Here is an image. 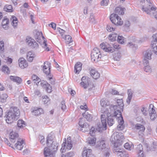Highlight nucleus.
<instances>
[{
    "label": "nucleus",
    "mask_w": 157,
    "mask_h": 157,
    "mask_svg": "<svg viewBox=\"0 0 157 157\" xmlns=\"http://www.w3.org/2000/svg\"><path fill=\"white\" fill-rule=\"evenodd\" d=\"M53 134L51 132L47 137L46 144L48 147H45L44 151L45 157H51L53 156V152H56L58 150L59 144L56 141H53L55 137Z\"/></svg>",
    "instance_id": "nucleus-1"
},
{
    "label": "nucleus",
    "mask_w": 157,
    "mask_h": 157,
    "mask_svg": "<svg viewBox=\"0 0 157 157\" xmlns=\"http://www.w3.org/2000/svg\"><path fill=\"white\" fill-rule=\"evenodd\" d=\"M117 105H111L110 108L111 110H114L115 113V116H118V125L117 126V129L118 130H122L124 128V125H123L124 121L123 117L121 115V111H122L124 106V104L122 98L118 99L117 100Z\"/></svg>",
    "instance_id": "nucleus-2"
},
{
    "label": "nucleus",
    "mask_w": 157,
    "mask_h": 157,
    "mask_svg": "<svg viewBox=\"0 0 157 157\" xmlns=\"http://www.w3.org/2000/svg\"><path fill=\"white\" fill-rule=\"evenodd\" d=\"M20 112L18 108L16 107H11L10 111L6 114V121L8 123H11L17 120L20 116Z\"/></svg>",
    "instance_id": "nucleus-3"
},
{
    "label": "nucleus",
    "mask_w": 157,
    "mask_h": 157,
    "mask_svg": "<svg viewBox=\"0 0 157 157\" xmlns=\"http://www.w3.org/2000/svg\"><path fill=\"white\" fill-rule=\"evenodd\" d=\"M142 9L147 14L150 15H153L157 20V8L153 4V2L146 7L143 6Z\"/></svg>",
    "instance_id": "nucleus-4"
},
{
    "label": "nucleus",
    "mask_w": 157,
    "mask_h": 157,
    "mask_svg": "<svg viewBox=\"0 0 157 157\" xmlns=\"http://www.w3.org/2000/svg\"><path fill=\"white\" fill-rule=\"evenodd\" d=\"M91 59L92 61L98 62L101 57L99 49L97 48H94L91 54Z\"/></svg>",
    "instance_id": "nucleus-5"
},
{
    "label": "nucleus",
    "mask_w": 157,
    "mask_h": 157,
    "mask_svg": "<svg viewBox=\"0 0 157 157\" xmlns=\"http://www.w3.org/2000/svg\"><path fill=\"white\" fill-rule=\"evenodd\" d=\"M110 19L112 22L115 25H120L123 24V21L118 15L116 13H112L110 16Z\"/></svg>",
    "instance_id": "nucleus-6"
},
{
    "label": "nucleus",
    "mask_w": 157,
    "mask_h": 157,
    "mask_svg": "<svg viewBox=\"0 0 157 157\" xmlns=\"http://www.w3.org/2000/svg\"><path fill=\"white\" fill-rule=\"evenodd\" d=\"M120 135L119 133H113L110 138V140L112 144H119V145H122V141L120 139Z\"/></svg>",
    "instance_id": "nucleus-7"
},
{
    "label": "nucleus",
    "mask_w": 157,
    "mask_h": 157,
    "mask_svg": "<svg viewBox=\"0 0 157 157\" xmlns=\"http://www.w3.org/2000/svg\"><path fill=\"white\" fill-rule=\"evenodd\" d=\"M101 122H99L97 124L98 127L99 129L105 128V130L106 129L107 122L106 119V117L105 114H102L101 115Z\"/></svg>",
    "instance_id": "nucleus-8"
},
{
    "label": "nucleus",
    "mask_w": 157,
    "mask_h": 157,
    "mask_svg": "<svg viewBox=\"0 0 157 157\" xmlns=\"http://www.w3.org/2000/svg\"><path fill=\"white\" fill-rule=\"evenodd\" d=\"M26 43L27 45L32 48L36 49L39 48V45L31 37H27L26 40Z\"/></svg>",
    "instance_id": "nucleus-9"
},
{
    "label": "nucleus",
    "mask_w": 157,
    "mask_h": 157,
    "mask_svg": "<svg viewBox=\"0 0 157 157\" xmlns=\"http://www.w3.org/2000/svg\"><path fill=\"white\" fill-rule=\"evenodd\" d=\"M26 43L27 45L32 48L36 49L39 48V45L31 37H27L26 40Z\"/></svg>",
    "instance_id": "nucleus-10"
},
{
    "label": "nucleus",
    "mask_w": 157,
    "mask_h": 157,
    "mask_svg": "<svg viewBox=\"0 0 157 157\" xmlns=\"http://www.w3.org/2000/svg\"><path fill=\"white\" fill-rule=\"evenodd\" d=\"M154 106L152 104H150L149 106V116L152 120H154L156 118V114L154 108Z\"/></svg>",
    "instance_id": "nucleus-11"
},
{
    "label": "nucleus",
    "mask_w": 157,
    "mask_h": 157,
    "mask_svg": "<svg viewBox=\"0 0 157 157\" xmlns=\"http://www.w3.org/2000/svg\"><path fill=\"white\" fill-rule=\"evenodd\" d=\"M81 80L82 82L80 83V84L85 89L87 88L91 82L90 78L87 77H82Z\"/></svg>",
    "instance_id": "nucleus-12"
},
{
    "label": "nucleus",
    "mask_w": 157,
    "mask_h": 157,
    "mask_svg": "<svg viewBox=\"0 0 157 157\" xmlns=\"http://www.w3.org/2000/svg\"><path fill=\"white\" fill-rule=\"evenodd\" d=\"M100 46L101 49L106 52H112L114 50L113 48L110 47V45L107 43H102Z\"/></svg>",
    "instance_id": "nucleus-13"
},
{
    "label": "nucleus",
    "mask_w": 157,
    "mask_h": 157,
    "mask_svg": "<svg viewBox=\"0 0 157 157\" xmlns=\"http://www.w3.org/2000/svg\"><path fill=\"white\" fill-rule=\"evenodd\" d=\"M135 128L137 130H139L138 134L140 137H142L143 135V132L145 130V127L142 124H136L135 126Z\"/></svg>",
    "instance_id": "nucleus-14"
},
{
    "label": "nucleus",
    "mask_w": 157,
    "mask_h": 157,
    "mask_svg": "<svg viewBox=\"0 0 157 157\" xmlns=\"http://www.w3.org/2000/svg\"><path fill=\"white\" fill-rule=\"evenodd\" d=\"M43 72L48 76L50 82L52 84H54L55 81L52 78V75L50 74V69H43Z\"/></svg>",
    "instance_id": "nucleus-15"
},
{
    "label": "nucleus",
    "mask_w": 157,
    "mask_h": 157,
    "mask_svg": "<svg viewBox=\"0 0 157 157\" xmlns=\"http://www.w3.org/2000/svg\"><path fill=\"white\" fill-rule=\"evenodd\" d=\"M114 113L115 114V113L114 112ZM115 114L113 116H112L110 115L109 116H108L107 117V123L108 125L109 126H112L113 124L114 123V121L113 118H117V121H118V115H117V116H115Z\"/></svg>",
    "instance_id": "nucleus-16"
},
{
    "label": "nucleus",
    "mask_w": 157,
    "mask_h": 157,
    "mask_svg": "<svg viewBox=\"0 0 157 157\" xmlns=\"http://www.w3.org/2000/svg\"><path fill=\"white\" fill-rule=\"evenodd\" d=\"M9 136L10 141L13 143L15 142L17 139H19L18 133L15 132H10Z\"/></svg>",
    "instance_id": "nucleus-17"
},
{
    "label": "nucleus",
    "mask_w": 157,
    "mask_h": 157,
    "mask_svg": "<svg viewBox=\"0 0 157 157\" xmlns=\"http://www.w3.org/2000/svg\"><path fill=\"white\" fill-rule=\"evenodd\" d=\"M18 63L21 68H26L28 66L27 61L23 57L20 58L18 59Z\"/></svg>",
    "instance_id": "nucleus-18"
},
{
    "label": "nucleus",
    "mask_w": 157,
    "mask_h": 157,
    "mask_svg": "<svg viewBox=\"0 0 157 157\" xmlns=\"http://www.w3.org/2000/svg\"><path fill=\"white\" fill-rule=\"evenodd\" d=\"M106 146L105 141L103 140L98 142L96 145L97 147L101 150L105 149Z\"/></svg>",
    "instance_id": "nucleus-19"
},
{
    "label": "nucleus",
    "mask_w": 157,
    "mask_h": 157,
    "mask_svg": "<svg viewBox=\"0 0 157 157\" xmlns=\"http://www.w3.org/2000/svg\"><path fill=\"white\" fill-rule=\"evenodd\" d=\"M136 151L137 153L138 157H144V155L143 153V147L142 144H139L137 146Z\"/></svg>",
    "instance_id": "nucleus-20"
},
{
    "label": "nucleus",
    "mask_w": 157,
    "mask_h": 157,
    "mask_svg": "<svg viewBox=\"0 0 157 157\" xmlns=\"http://www.w3.org/2000/svg\"><path fill=\"white\" fill-rule=\"evenodd\" d=\"M24 141L21 139H18L17 143L15 144L16 148L19 150H21L22 149L24 145Z\"/></svg>",
    "instance_id": "nucleus-21"
},
{
    "label": "nucleus",
    "mask_w": 157,
    "mask_h": 157,
    "mask_svg": "<svg viewBox=\"0 0 157 157\" xmlns=\"http://www.w3.org/2000/svg\"><path fill=\"white\" fill-rule=\"evenodd\" d=\"M83 157H94L92 154V150L90 149L84 150L82 153Z\"/></svg>",
    "instance_id": "nucleus-22"
},
{
    "label": "nucleus",
    "mask_w": 157,
    "mask_h": 157,
    "mask_svg": "<svg viewBox=\"0 0 157 157\" xmlns=\"http://www.w3.org/2000/svg\"><path fill=\"white\" fill-rule=\"evenodd\" d=\"M90 74L92 77L95 79H98L100 76L99 73L95 69H91L90 71Z\"/></svg>",
    "instance_id": "nucleus-23"
},
{
    "label": "nucleus",
    "mask_w": 157,
    "mask_h": 157,
    "mask_svg": "<svg viewBox=\"0 0 157 157\" xmlns=\"http://www.w3.org/2000/svg\"><path fill=\"white\" fill-rule=\"evenodd\" d=\"M34 37L36 40L39 43H40V40L41 37H42L43 39H44V37L43 36L42 33L39 32H36V33L34 35Z\"/></svg>",
    "instance_id": "nucleus-24"
},
{
    "label": "nucleus",
    "mask_w": 157,
    "mask_h": 157,
    "mask_svg": "<svg viewBox=\"0 0 157 157\" xmlns=\"http://www.w3.org/2000/svg\"><path fill=\"white\" fill-rule=\"evenodd\" d=\"M83 117L85 118L87 121H92V116L91 114L89 113L88 112H85L82 113Z\"/></svg>",
    "instance_id": "nucleus-25"
},
{
    "label": "nucleus",
    "mask_w": 157,
    "mask_h": 157,
    "mask_svg": "<svg viewBox=\"0 0 157 157\" xmlns=\"http://www.w3.org/2000/svg\"><path fill=\"white\" fill-rule=\"evenodd\" d=\"M96 139L95 137H89L87 139V142L90 145L94 146L96 144Z\"/></svg>",
    "instance_id": "nucleus-26"
},
{
    "label": "nucleus",
    "mask_w": 157,
    "mask_h": 157,
    "mask_svg": "<svg viewBox=\"0 0 157 157\" xmlns=\"http://www.w3.org/2000/svg\"><path fill=\"white\" fill-rule=\"evenodd\" d=\"M125 9L120 7H117L115 9V13L119 15H123L124 14V10Z\"/></svg>",
    "instance_id": "nucleus-27"
},
{
    "label": "nucleus",
    "mask_w": 157,
    "mask_h": 157,
    "mask_svg": "<svg viewBox=\"0 0 157 157\" xmlns=\"http://www.w3.org/2000/svg\"><path fill=\"white\" fill-rule=\"evenodd\" d=\"M10 20L12 21L11 24L14 27H16L17 25L18 21L17 17L13 16L11 18Z\"/></svg>",
    "instance_id": "nucleus-28"
},
{
    "label": "nucleus",
    "mask_w": 157,
    "mask_h": 157,
    "mask_svg": "<svg viewBox=\"0 0 157 157\" xmlns=\"http://www.w3.org/2000/svg\"><path fill=\"white\" fill-rule=\"evenodd\" d=\"M133 92L132 90L131 89H129L128 90V97L127 99V102L128 104H129L132 98Z\"/></svg>",
    "instance_id": "nucleus-29"
},
{
    "label": "nucleus",
    "mask_w": 157,
    "mask_h": 157,
    "mask_svg": "<svg viewBox=\"0 0 157 157\" xmlns=\"http://www.w3.org/2000/svg\"><path fill=\"white\" fill-rule=\"evenodd\" d=\"M9 23V20L7 18H4L2 22V26L6 29L8 28V25Z\"/></svg>",
    "instance_id": "nucleus-30"
},
{
    "label": "nucleus",
    "mask_w": 157,
    "mask_h": 157,
    "mask_svg": "<svg viewBox=\"0 0 157 157\" xmlns=\"http://www.w3.org/2000/svg\"><path fill=\"white\" fill-rule=\"evenodd\" d=\"M32 114L33 115L38 116L43 113V110L41 108H38L33 111Z\"/></svg>",
    "instance_id": "nucleus-31"
},
{
    "label": "nucleus",
    "mask_w": 157,
    "mask_h": 157,
    "mask_svg": "<svg viewBox=\"0 0 157 157\" xmlns=\"http://www.w3.org/2000/svg\"><path fill=\"white\" fill-rule=\"evenodd\" d=\"M10 78L12 81L18 84H20L22 81L21 79L18 77L10 76Z\"/></svg>",
    "instance_id": "nucleus-32"
},
{
    "label": "nucleus",
    "mask_w": 157,
    "mask_h": 157,
    "mask_svg": "<svg viewBox=\"0 0 157 157\" xmlns=\"http://www.w3.org/2000/svg\"><path fill=\"white\" fill-rule=\"evenodd\" d=\"M100 104L102 107H105L109 105V102L106 99L103 98L100 101Z\"/></svg>",
    "instance_id": "nucleus-33"
},
{
    "label": "nucleus",
    "mask_w": 157,
    "mask_h": 157,
    "mask_svg": "<svg viewBox=\"0 0 157 157\" xmlns=\"http://www.w3.org/2000/svg\"><path fill=\"white\" fill-rule=\"evenodd\" d=\"M146 146L147 148H148V150L151 151H154L155 148H156L157 146V143L156 142H153L152 144L151 145V147H150L148 144H146Z\"/></svg>",
    "instance_id": "nucleus-34"
},
{
    "label": "nucleus",
    "mask_w": 157,
    "mask_h": 157,
    "mask_svg": "<svg viewBox=\"0 0 157 157\" xmlns=\"http://www.w3.org/2000/svg\"><path fill=\"white\" fill-rule=\"evenodd\" d=\"M64 142L62 144V147L60 149V152L62 153H63L65 152L66 150L67 149L66 145H67V140L65 138L64 139Z\"/></svg>",
    "instance_id": "nucleus-35"
},
{
    "label": "nucleus",
    "mask_w": 157,
    "mask_h": 157,
    "mask_svg": "<svg viewBox=\"0 0 157 157\" xmlns=\"http://www.w3.org/2000/svg\"><path fill=\"white\" fill-rule=\"evenodd\" d=\"M65 40L66 44H68L72 41L71 37L69 35H66L63 37Z\"/></svg>",
    "instance_id": "nucleus-36"
},
{
    "label": "nucleus",
    "mask_w": 157,
    "mask_h": 157,
    "mask_svg": "<svg viewBox=\"0 0 157 157\" xmlns=\"http://www.w3.org/2000/svg\"><path fill=\"white\" fill-rule=\"evenodd\" d=\"M17 125L21 128H23L26 126V123L23 120H19L17 121Z\"/></svg>",
    "instance_id": "nucleus-37"
},
{
    "label": "nucleus",
    "mask_w": 157,
    "mask_h": 157,
    "mask_svg": "<svg viewBox=\"0 0 157 157\" xmlns=\"http://www.w3.org/2000/svg\"><path fill=\"white\" fill-rule=\"evenodd\" d=\"M127 45L128 47L132 48L133 50H136L138 48V46L137 44H133L132 42H128Z\"/></svg>",
    "instance_id": "nucleus-38"
},
{
    "label": "nucleus",
    "mask_w": 157,
    "mask_h": 157,
    "mask_svg": "<svg viewBox=\"0 0 157 157\" xmlns=\"http://www.w3.org/2000/svg\"><path fill=\"white\" fill-rule=\"evenodd\" d=\"M114 146V152L115 153L120 152V151H123V149L120 148L119 147L120 145H119V144H116Z\"/></svg>",
    "instance_id": "nucleus-39"
},
{
    "label": "nucleus",
    "mask_w": 157,
    "mask_h": 157,
    "mask_svg": "<svg viewBox=\"0 0 157 157\" xmlns=\"http://www.w3.org/2000/svg\"><path fill=\"white\" fill-rule=\"evenodd\" d=\"M152 54V53L151 50H147L144 54V57L148 59H151V56Z\"/></svg>",
    "instance_id": "nucleus-40"
},
{
    "label": "nucleus",
    "mask_w": 157,
    "mask_h": 157,
    "mask_svg": "<svg viewBox=\"0 0 157 157\" xmlns=\"http://www.w3.org/2000/svg\"><path fill=\"white\" fill-rule=\"evenodd\" d=\"M151 45L153 49V51L154 53L157 55V45H156L155 41H152Z\"/></svg>",
    "instance_id": "nucleus-41"
},
{
    "label": "nucleus",
    "mask_w": 157,
    "mask_h": 157,
    "mask_svg": "<svg viewBox=\"0 0 157 157\" xmlns=\"http://www.w3.org/2000/svg\"><path fill=\"white\" fill-rule=\"evenodd\" d=\"M113 57L115 60L119 61L121 57V55L120 53L119 52L114 53Z\"/></svg>",
    "instance_id": "nucleus-42"
},
{
    "label": "nucleus",
    "mask_w": 157,
    "mask_h": 157,
    "mask_svg": "<svg viewBox=\"0 0 157 157\" xmlns=\"http://www.w3.org/2000/svg\"><path fill=\"white\" fill-rule=\"evenodd\" d=\"M117 35V34L116 33H111L109 35V39L111 41H114L116 40Z\"/></svg>",
    "instance_id": "nucleus-43"
},
{
    "label": "nucleus",
    "mask_w": 157,
    "mask_h": 157,
    "mask_svg": "<svg viewBox=\"0 0 157 157\" xmlns=\"http://www.w3.org/2000/svg\"><path fill=\"white\" fill-rule=\"evenodd\" d=\"M4 10L9 12H12L13 9L12 5H6L4 8Z\"/></svg>",
    "instance_id": "nucleus-44"
},
{
    "label": "nucleus",
    "mask_w": 157,
    "mask_h": 157,
    "mask_svg": "<svg viewBox=\"0 0 157 157\" xmlns=\"http://www.w3.org/2000/svg\"><path fill=\"white\" fill-rule=\"evenodd\" d=\"M7 97L8 95L6 93L2 94L0 96V100L1 102H4L5 101V100Z\"/></svg>",
    "instance_id": "nucleus-45"
},
{
    "label": "nucleus",
    "mask_w": 157,
    "mask_h": 157,
    "mask_svg": "<svg viewBox=\"0 0 157 157\" xmlns=\"http://www.w3.org/2000/svg\"><path fill=\"white\" fill-rule=\"evenodd\" d=\"M43 69H51V63L48 61L44 62Z\"/></svg>",
    "instance_id": "nucleus-46"
},
{
    "label": "nucleus",
    "mask_w": 157,
    "mask_h": 157,
    "mask_svg": "<svg viewBox=\"0 0 157 157\" xmlns=\"http://www.w3.org/2000/svg\"><path fill=\"white\" fill-rule=\"evenodd\" d=\"M124 38L121 36H118L117 37V41L118 42L121 44H123L124 43Z\"/></svg>",
    "instance_id": "nucleus-47"
},
{
    "label": "nucleus",
    "mask_w": 157,
    "mask_h": 157,
    "mask_svg": "<svg viewBox=\"0 0 157 157\" xmlns=\"http://www.w3.org/2000/svg\"><path fill=\"white\" fill-rule=\"evenodd\" d=\"M60 106L61 108V109L63 111H66L67 110V107L65 105V102L64 101H61Z\"/></svg>",
    "instance_id": "nucleus-48"
},
{
    "label": "nucleus",
    "mask_w": 157,
    "mask_h": 157,
    "mask_svg": "<svg viewBox=\"0 0 157 157\" xmlns=\"http://www.w3.org/2000/svg\"><path fill=\"white\" fill-rule=\"evenodd\" d=\"M89 125L87 123H85V124L83 126L82 128L81 129V130L82 131L83 130V128H85L84 131H87L88 130H90Z\"/></svg>",
    "instance_id": "nucleus-49"
},
{
    "label": "nucleus",
    "mask_w": 157,
    "mask_h": 157,
    "mask_svg": "<svg viewBox=\"0 0 157 157\" xmlns=\"http://www.w3.org/2000/svg\"><path fill=\"white\" fill-rule=\"evenodd\" d=\"M143 64L144 69H147L150 67V66H149L148 61L146 59H144Z\"/></svg>",
    "instance_id": "nucleus-50"
},
{
    "label": "nucleus",
    "mask_w": 157,
    "mask_h": 157,
    "mask_svg": "<svg viewBox=\"0 0 157 157\" xmlns=\"http://www.w3.org/2000/svg\"><path fill=\"white\" fill-rule=\"evenodd\" d=\"M41 44L42 46V47L44 48L45 50L47 51H49V49L48 47L47 46V44L46 43V40H44L42 44Z\"/></svg>",
    "instance_id": "nucleus-51"
},
{
    "label": "nucleus",
    "mask_w": 157,
    "mask_h": 157,
    "mask_svg": "<svg viewBox=\"0 0 157 157\" xmlns=\"http://www.w3.org/2000/svg\"><path fill=\"white\" fill-rule=\"evenodd\" d=\"M32 78L33 81L37 82V83H36V84L37 85V83H39L40 81V78L38 77H37V76L35 75H33Z\"/></svg>",
    "instance_id": "nucleus-52"
},
{
    "label": "nucleus",
    "mask_w": 157,
    "mask_h": 157,
    "mask_svg": "<svg viewBox=\"0 0 157 157\" xmlns=\"http://www.w3.org/2000/svg\"><path fill=\"white\" fill-rule=\"evenodd\" d=\"M45 89L46 91H47L48 93H50L52 91V86L48 83H47L46 87H45Z\"/></svg>",
    "instance_id": "nucleus-53"
},
{
    "label": "nucleus",
    "mask_w": 157,
    "mask_h": 157,
    "mask_svg": "<svg viewBox=\"0 0 157 157\" xmlns=\"http://www.w3.org/2000/svg\"><path fill=\"white\" fill-rule=\"evenodd\" d=\"M109 2V0H102L100 2V4L102 6H106L108 4Z\"/></svg>",
    "instance_id": "nucleus-54"
},
{
    "label": "nucleus",
    "mask_w": 157,
    "mask_h": 157,
    "mask_svg": "<svg viewBox=\"0 0 157 157\" xmlns=\"http://www.w3.org/2000/svg\"><path fill=\"white\" fill-rule=\"evenodd\" d=\"M74 154L73 152H70L66 153L65 155L62 154L61 157H71L74 155Z\"/></svg>",
    "instance_id": "nucleus-55"
},
{
    "label": "nucleus",
    "mask_w": 157,
    "mask_h": 157,
    "mask_svg": "<svg viewBox=\"0 0 157 157\" xmlns=\"http://www.w3.org/2000/svg\"><path fill=\"white\" fill-rule=\"evenodd\" d=\"M140 2H142V3L147 4L148 5L151 4L153 2L151 0H140Z\"/></svg>",
    "instance_id": "nucleus-56"
},
{
    "label": "nucleus",
    "mask_w": 157,
    "mask_h": 157,
    "mask_svg": "<svg viewBox=\"0 0 157 157\" xmlns=\"http://www.w3.org/2000/svg\"><path fill=\"white\" fill-rule=\"evenodd\" d=\"M82 64L80 62H77L75 65L74 69H78L82 67Z\"/></svg>",
    "instance_id": "nucleus-57"
},
{
    "label": "nucleus",
    "mask_w": 157,
    "mask_h": 157,
    "mask_svg": "<svg viewBox=\"0 0 157 157\" xmlns=\"http://www.w3.org/2000/svg\"><path fill=\"white\" fill-rule=\"evenodd\" d=\"M80 120L79 122V125L81 128H82L85 123V121L83 120L82 118H80Z\"/></svg>",
    "instance_id": "nucleus-58"
},
{
    "label": "nucleus",
    "mask_w": 157,
    "mask_h": 157,
    "mask_svg": "<svg viewBox=\"0 0 157 157\" xmlns=\"http://www.w3.org/2000/svg\"><path fill=\"white\" fill-rule=\"evenodd\" d=\"M90 129V134L92 136L94 135L95 132H96L95 128L93 127H92L91 128V129Z\"/></svg>",
    "instance_id": "nucleus-59"
},
{
    "label": "nucleus",
    "mask_w": 157,
    "mask_h": 157,
    "mask_svg": "<svg viewBox=\"0 0 157 157\" xmlns=\"http://www.w3.org/2000/svg\"><path fill=\"white\" fill-rule=\"evenodd\" d=\"M90 21L92 23H95L94 16L92 14H91L90 17Z\"/></svg>",
    "instance_id": "nucleus-60"
},
{
    "label": "nucleus",
    "mask_w": 157,
    "mask_h": 157,
    "mask_svg": "<svg viewBox=\"0 0 157 157\" xmlns=\"http://www.w3.org/2000/svg\"><path fill=\"white\" fill-rule=\"evenodd\" d=\"M72 147V142H67V149L68 150L71 149Z\"/></svg>",
    "instance_id": "nucleus-61"
},
{
    "label": "nucleus",
    "mask_w": 157,
    "mask_h": 157,
    "mask_svg": "<svg viewBox=\"0 0 157 157\" xmlns=\"http://www.w3.org/2000/svg\"><path fill=\"white\" fill-rule=\"evenodd\" d=\"M101 113H105V114H107L108 113V109L107 108L103 107L101 109Z\"/></svg>",
    "instance_id": "nucleus-62"
},
{
    "label": "nucleus",
    "mask_w": 157,
    "mask_h": 157,
    "mask_svg": "<svg viewBox=\"0 0 157 157\" xmlns=\"http://www.w3.org/2000/svg\"><path fill=\"white\" fill-rule=\"evenodd\" d=\"M106 29L109 32H111L112 31L114 30V28L109 25H107Z\"/></svg>",
    "instance_id": "nucleus-63"
},
{
    "label": "nucleus",
    "mask_w": 157,
    "mask_h": 157,
    "mask_svg": "<svg viewBox=\"0 0 157 157\" xmlns=\"http://www.w3.org/2000/svg\"><path fill=\"white\" fill-rule=\"evenodd\" d=\"M47 83H47L46 82L43 81L41 82L40 84L41 86H42L44 88H45V87H46Z\"/></svg>",
    "instance_id": "nucleus-64"
}]
</instances>
